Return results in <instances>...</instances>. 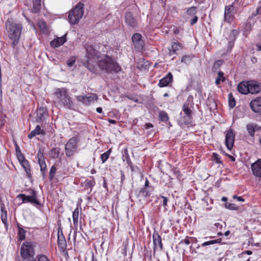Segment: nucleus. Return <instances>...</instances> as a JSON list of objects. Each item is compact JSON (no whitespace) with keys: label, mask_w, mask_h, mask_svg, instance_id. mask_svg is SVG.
I'll use <instances>...</instances> for the list:
<instances>
[{"label":"nucleus","mask_w":261,"mask_h":261,"mask_svg":"<svg viewBox=\"0 0 261 261\" xmlns=\"http://www.w3.org/2000/svg\"><path fill=\"white\" fill-rule=\"evenodd\" d=\"M99 68L108 73H117L121 70L117 63L111 57L103 55L97 60Z\"/></svg>","instance_id":"nucleus-1"},{"label":"nucleus","mask_w":261,"mask_h":261,"mask_svg":"<svg viewBox=\"0 0 261 261\" xmlns=\"http://www.w3.org/2000/svg\"><path fill=\"white\" fill-rule=\"evenodd\" d=\"M5 25L8 36L12 41L11 46L14 48L18 44L20 39L22 30V25L20 23L8 20Z\"/></svg>","instance_id":"nucleus-2"},{"label":"nucleus","mask_w":261,"mask_h":261,"mask_svg":"<svg viewBox=\"0 0 261 261\" xmlns=\"http://www.w3.org/2000/svg\"><path fill=\"white\" fill-rule=\"evenodd\" d=\"M87 55L85 57L83 64L91 72L94 73H97L96 67L93 65L94 61H95V59H99L98 56L99 52L97 51L93 46L90 44H86L85 46Z\"/></svg>","instance_id":"nucleus-3"},{"label":"nucleus","mask_w":261,"mask_h":261,"mask_svg":"<svg viewBox=\"0 0 261 261\" xmlns=\"http://www.w3.org/2000/svg\"><path fill=\"white\" fill-rule=\"evenodd\" d=\"M55 102L60 107L71 109L74 103L72 98L68 94V90L65 88H57L54 92Z\"/></svg>","instance_id":"nucleus-4"},{"label":"nucleus","mask_w":261,"mask_h":261,"mask_svg":"<svg viewBox=\"0 0 261 261\" xmlns=\"http://www.w3.org/2000/svg\"><path fill=\"white\" fill-rule=\"evenodd\" d=\"M84 5L79 3L71 11L68 15L69 22L72 24H75L79 23L84 14Z\"/></svg>","instance_id":"nucleus-5"},{"label":"nucleus","mask_w":261,"mask_h":261,"mask_svg":"<svg viewBox=\"0 0 261 261\" xmlns=\"http://www.w3.org/2000/svg\"><path fill=\"white\" fill-rule=\"evenodd\" d=\"M79 141V138L77 136L72 137L68 141L65 146L66 156L70 157L73 155L77 149Z\"/></svg>","instance_id":"nucleus-6"},{"label":"nucleus","mask_w":261,"mask_h":261,"mask_svg":"<svg viewBox=\"0 0 261 261\" xmlns=\"http://www.w3.org/2000/svg\"><path fill=\"white\" fill-rule=\"evenodd\" d=\"M238 2V0H234V1L228 6L225 8L224 10V20L228 23H231L234 18V14L237 11V6L236 4Z\"/></svg>","instance_id":"nucleus-7"},{"label":"nucleus","mask_w":261,"mask_h":261,"mask_svg":"<svg viewBox=\"0 0 261 261\" xmlns=\"http://www.w3.org/2000/svg\"><path fill=\"white\" fill-rule=\"evenodd\" d=\"M17 198L21 199L22 203L30 202L36 206L41 205L40 202L37 199V195L35 190H32L31 195L26 196L23 194H20L17 196Z\"/></svg>","instance_id":"nucleus-8"},{"label":"nucleus","mask_w":261,"mask_h":261,"mask_svg":"<svg viewBox=\"0 0 261 261\" xmlns=\"http://www.w3.org/2000/svg\"><path fill=\"white\" fill-rule=\"evenodd\" d=\"M20 255L19 258L34 256V248L31 243L25 242L23 243L20 249Z\"/></svg>","instance_id":"nucleus-9"},{"label":"nucleus","mask_w":261,"mask_h":261,"mask_svg":"<svg viewBox=\"0 0 261 261\" xmlns=\"http://www.w3.org/2000/svg\"><path fill=\"white\" fill-rule=\"evenodd\" d=\"M197 12V8L196 7H191L186 10V13L188 15L187 19H189L190 23L191 25L195 24L198 20V16L196 15Z\"/></svg>","instance_id":"nucleus-10"},{"label":"nucleus","mask_w":261,"mask_h":261,"mask_svg":"<svg viewBox=\"0 0 261 261\" xmlns=\"http://www.w3.org/2000/svg\"><path fill=\"white\" fill-rule=\"evenodd\" d=\"M124 21L126 24L132 29L138 27V22L133 14L129 11H126L124 16Z\"/></svg>","instance_id":"nucleus-11"},{"label":"nucleus","mask_w":261,"mask_h":261,"mask_svg":"<svg viewBox=\"0 0 261 261\" xmlns=\"http://www.w3.org/2000/svg\"><path fill=\"white\" fill-rule=\"evenodd\" d=\"M135 47L138 50H142L144 46V42L142 39V35L139 33L134 34L132 37Z\"/></svg>","instance_id":"nucleus-12"},{"label":"nucleus","mask_w":261,"mask_h":261,"mask_svg":"<svg viewBox=\"0 0 261 261\" xmlns=\"http://www.w3.org/2000/svg\"><path fill=\"white\" fill-rule=\"evenodd\" d=\"M182 111L185 114V116L183 117V121L185 124H189L192 122V112L189 107L188 103H184L182 106Z\"/></svg>","instance_id":"nucleus-13"},{"label":"nucleus","mask_w":261,"mask_h":261,"mask_svg":"<svg viewBox=\"0 0 261 261\" xmlns=\"http://www.w3.org/2000/svg\"><path fill=\"white\" fill-rule=\"evenodd\" d=\"M235 135L232 129H229L225 136V145L228 150H230L233 146Z\"/></svg>","instance_id":"nucleus-14"},{"label":"nucleus","mask_w":261,"mask_h":261,"mask_svg":"<svg viewBox=\"0 0 261 261\" xmlns=\"http://www.w3.org/2000/svg\"><path fill=\"white\" fill-rule=\"evenodd\" d=\"M98 99L97 95H92L89 96L86 95H79L76 96L77 101L82 102L86 105H89L93 102L96 101Z\"/></svg>","instance_id":"nucleus-15"},{"label":"nucleus","mask_w":261,"mask_h":261,"mask_svg":"<svg viewBox=\"0 0 261 261\" xmlns=\"http://www.w3.org/2000/svg\"><path fill=\"white\" fill-rule=\"evenodd\" d=\"M250 107L252 111L261 115V97H258L250 102Z\"/></svg>","instance_id":"nucleus-16"},{"label":"nucleus","mask_w":261,"mask_h":261,"mask_svg":"<svg viewBox=\"0 0 261 261\" xmlns=\"http://www.w3.org/2000/svg\"><path fill=\"white\" fill-rule=\"evenodd\" d=\"M153 238V251L154 252L155 251L156 249L157 248L158 246H159L160 249L162 250L163 249V244L162 243V239L161 237L159 235V233L154 231V232L153 233L152 236Z\"/></svg>","instance_id":"nucleus-17"},{"label":"nucleus","mask_w":261,"mask_h":261,"mask_svg":"<svg viewBox=\"0 0 261 261\" xmlns=\"http://www.w3.org/2000/svg\"><path fill=\"white\" fill-rule=\"evenodd\" d=\"M58 245L59 247L62 249H65L67 246L65 238L60 227L58 229Z\"/></svg>","instance_id":"nucleus-18"},{"label":"nucleus","mask_w":261,"mask_h":261,"mask_svg":"<svg viewBox=\"0 0 261 261\" xmlns=\"http://www.w3.org/2000/svg\"><path fill=\"white\" fill-rule=\"evenodd\" d=\"M251 168L254 175L261 177V159L252 164Z\"/></svg>","instance_id":"nucleus-19"},{"label":"nucleus","mask_w":261,"mask_h":261,"mask_svg":"<svg viewBox=\"0 0 261 261\" xmlns=\"http://www.w3.org/2000/svg\"><path fill=\"white\" fill-rule=\"evenodd\" d=\"M172 74L169 72L165 77L160 80L158 85L160 87L167 86L172 81Z\"/></svg>","instance_id":"nucleus-20"},{"label":"nucleus","mask_w":261,"mask_h":261,"mask_svg":"<svg viewBox=\"0 0 261 261\" xmlns=\"http://www.w3.org/2000/svg\"><path fill=\"white\" fill-rule=\"evenodd\" d=\"M37 118L36 119V121L37 122H40L47 116L46 108L45 107L40 108L37 110Z\"/></svg>","instance_id":"nucleus-21"},{"label":"nucleus","mask_w":261,"mask_h":261,"mask_svg":"<svg viewBox=\"0 0 261 261\" xmlns=\"http://www.w3.org/2000/svg\"><path fill=\"white\" fill-rule=\"evenodd\" d=\"M249 93L251 94L257 93L261 90L260 84L254 82H249Z\"/></svg>","instance_id":"nucleus-22"},{"label":"nucleus","mask_w":261,"mask_h":261,"mask_svg":"<svg viewBox=\"0 0 261 261\" xmlns=\"http://www.w3.org/2000/svg\"><path fill=\"white\" fill-rule=\"evenodd\" d=\"M66 35L63 36L61 37H58L50 42V45L51 47L56 48L63 45L66 41Z\"/></svg>","instance_id":"nucleus-23"},{"label":"nucleus","mask_w":261,"mask_h":261,"mask_svg":"<svg viewBox=\"0 0 261 261\" xmlns=\"http://www.w3.org/2000/svg\"><path fill=\"white\" fill-rule=\"evenodd\" d=\"M238 91L243 94H247L249 93V82H242L238 86Z\"/></svg>","instance_id":"nucleus-24"},{"label":"nucleus","mask_w":261,"mask_h":261,"mask_svg":"<svg viewBox=\"0 0 261 261\" xmlns=\"http://www.w3.org/2000/svg\"><path fill=\"white\" fill-rule=\"evenodd\" d=\"M20 165L23 167V168L24 169V171L26 172V174L28 176V177L29 179H31L32 178V174L31 173V168L30 164L28 160L23 161L22 163H21Z\"/></svg>","instance_id":"nucleus-25"},{"label":"nucleus","mask_w":261,"mask_h":261,"mask_svg":"<svg viewBox=\"0 0 261 261\" xmlns=\"http://www.w3.org/2000/svg\"><path fill=\"white\" fill-rule=\"evenodd\" d=\"M181 48V44L178 41L172 42L171 48H169V55L172 56L176 54V51Z\"/></svg>","instance_id":"nucleus-26"},{"label":"nucleus","mask_w":261,"mask_h":261,"mask_svg":"<svg viewBox=\"0 0 261 261\" xmlns=\"http://www.w3.org/2000/svg\"><path fill=\"white\" fill-rule=\"evenodd\" d=\"M1 220L2 222L4 223L5 226L7 227L8 226V221H7V211L5 210V206L3 204L1 206Z\"/></svg>","instance_id":"nucleus-27"},{"label":"nucleus","mask_w":261,"mask_h":261,"mask_svg":"<svg viewBox=\"0 0 261 261\" xmlns=\"http://www.w3.org/2000/svg\"><path fill=\"white\" fill-rule=\"evenodd\" d=\"M39 134L44 135L45 131L43 130H42L39 125H37L35 129L34 130H32L30 133V134L28 135V137L30 139H32L34 137L36 136V135H39Z\"/></svg>","instance_id":"nucleus-28"},{"label":"nucleus","mask_w":261,"mask_h":261,"mask_svg":"<svg viewBox=\"0 0 261 261\" xmlns=\"http://www.w3.org/2000/svg\"><path fill=\"white\" fill-rule=\"evenodd\" d=\"M38 26L42 32L45 35H48L50 31L46 22L43 20H40L38 22Z\"/></svg>","instance_id":"nucleus-29"},{"label":"nucleus","mask_w":261,"mask_h":261,"mask_svg":"<svg viewBox=\"0 0 261 261\" xmlns=\"http://www.w3.org/2000/svg\"><path fill=\"white\" fill-rule=\"evenodd\" d=\"M259 127L256 125L249 124L246 126L247 130L249 134V135L251 137H253L254 136V133L255 130L259 129Z\"/></svg>","instance_id":"nucleus-30"},{"label":"nucleus","mask_w":261,"mask_h":261,"mask_svg":"<svg viewBox=\"0 0 261 261\" xmlns=\"http://www.w3.org/2000/svg\"><path fill=\"white\" fill-rule=\"evenodd\" d=\"M61 149L59 147H53L50 150L49 154L50 157L53 159L59 158Z\"/></svg>","instance_id":"nucleus-31"},{"label":"nucleus","mask_w":261,"mask_h":261,"mask_svg":"<svg viewBox=\"0 0 261 261\" xmlns=\"http://www.w3.org/2000/svg\"><path fill=\"white\" fill-rule=\"evenodd\" d=\"M38 163L40 167V172L42 175L43 179H44L46 178L45 171L46 169L45 160L38 161Z\"/></svg>","instance_id":"nucleus-32"},{"label":"nucleus","mask_w":261,"mask_h":261,"mask_svg":"<svg viewBox=\"0 0 261 261\" xmlns=\"http://www.w3.org/2000/svg\"><path fill=\"white\" fill-rule=\"evenodd\" d=\"M33 11L34 13H38L41 8V0H33Z\"/></svg>","instance_id":"nucleus-33"},{"label":"nucleus","mask_w":261,"mask_h":261,"mask_svg":"<svg viewBox=\"0 0 261 261\" xmlns=\"http://www.w3.org/2000/svg\"><path fill=\"white\" fill-rule=\"evenodd\" d=\"M79 215V210L76 207L72 213L73 222L74 225H77Z\"/></svg>","instance_id":"nucleus-34"},{"label":"nucleus","mask_w":261,"mask_h":261,"mask_svg":"<svg viewBox=\"0 0 261 261\" xmlns=\"http://www.w3.org/2000/svg\"><path fill=\"white\" fill-rule=\"evenodd\" d=\"M95 181L94 179L92 180L87 179L83 184V186L85 187V189L91 188L95 185Z\"/></svg>","instance_id":"nucleus-35"},{"label":"nucleus","mask_w":261,"mask_h":261,"mask_svg":"<svg viewBox=\"0 0 261 261\" xmlns=\"http://www.w3.org/2000/svg\"><path fill=\"white\" fill-rule=\"evenodd\" d=\"M159 119L163 122L167 121L169 120V117L167 113L164 111H161L159 115Z\"/></svg>","instance_id":"nucleus-36"},{"label":"nucleus","mask_w":261,"mask_h":261,"mask_svg":"<svg viewBox=\"0 0 261 261\" xmlns=\"http://www.w3.org/2000/svg\"><path fill=\"white\" fill-rule=\"evenodd\" d=\"M225 80V79L224 76V73L222 71H219L218 72V77L216 78L215 81V83L217 85H219L221 81L224 82Z\"/></svg>","instance_id":"nucleus-37"},{"label":"nucleus","mask_w":261,"mask_h":261,"mask_svg":"<svg viewBox=\"0 0 261 261\" xmlns=\"http://www.w3.org/2000/svg\"><path fill=\"white\" fill-rule=\"evenodd\" d=\"M17 227L18 228V235L19 237V239L20 240H23L25 239V232L26 231L24 230L23 228L21 227L20 225L19 224H17Z\"/></svg>","instance_id":"nucleus-38"},{"label":"nucleus","mask_w":261,"mask_h":261,"mask_svg":"<svg viewBox=\"0 0 261 261\" xmlns=\"http://www.w3.org/2000/svg\"><path fill=\"white\" fill-rule=\"evenodd\" d=\"M223 61L222 60H219L215 62L212 67V71L213 72H216L217 70L219 69L220 66L222 65Z\"/></svg>","instance_id":"nucleus-39"},{"label":"nucleus","mask_w":261,"mask_h":261,"mask_svg":"<svg viewBox=\"0 0 261 261\" xmlns=\"http://www.w3.org/2000/svg\"><path fill=\"white\" fill-rule=\"evenodd\" d=\"M221 239H216V240L206 241V242H205L203 243H202L201 244V246L205 247L207 245H213V244H215L216 243H220L221 242Z\"/></svg>","instance_id":"nucleus-40"},{"label":"nucleus","mask_w":261,"mask_h":261,"mask_svg":"<svg viewBox=\"0 0 261 261\" xmlns=\"http://www.w3.org/2000/svg\"><path fill=\"white\" fill-rule=\"evenodd\" d=\"M228 102H229V106L230 107V108H233L235 107L236 101H235L234 98H233L231 93H230L228 94Z\"/></svg>","instance_id":"nucleus-41"},{"label":"nucleus","mask_w":261,"mask_h":261,"mask_svg":"<svg viewBox=\"0 0 261 261\" xmlns=\"http://www.w3.org/2000/svg\"><path fill=\"white\" fill-rule=\"evenodd\" d=\"M111 149H110L107 151L105 152V153H102L101 155L100 158L101 160L102 161V163H104L106 162V161L108 159L110 154L111 153Z\"/></svg>","instance_id":"nucleus-42"},{"label":"nucleus","mask_w":261,"mask_h":261,"mask_svg":"<svg viewBox=\"0 0 261 261\" xmlns=\"http://www.w3.org/2000/svg\"><path fill=\"white\" fill-rule=\"evenodd\" d=\"M140 194L144 197H149L150 195L151 191L149 189H146L145 188H142L140 191Z\"/></svg>","instance_id":"nucleus-43"},{"label":"nucleus","mask_w":261,"mask_h":261,"mask_svg":"<svg viewBox=\"0 0 261 261\" xmlns=\"http://www.w3.org/2000/svg\"><path fill=\"white\" fill-rule=\"evenodd\" d=\"M57 170V168L55 166H52L50 171H49V178L50 180H52L54 177V176L56 174Z\"/></svg>","instance_id":"nucleus-44"},{"label":"nucleus","mask_w":261,"mask_h":261,"mask_svg":"<svg viewBox=\"0 0 261 261\" xmlns=\"http://www.w3.org/2000/svg\"><path fill=\"white\" fill-rule=\"evenodd\" d=\"M252 17H249L248 18V21H247L244 25V29L246 31H250L252 29V23L249 21V20Z\"/></svg>","instance_id":"nucleus-45"},{"label":"nucleus","mask_w":261,"mask_h":261,"mask_svg":"<svg viewBox=\"0 0 261 261\" xmlns=\"http://www.w3.org/2000/svg\"><path fill=\"white\" fill-rule=\"evenodd\" d=\"M225 207L229 209L230 210H238L239 209V207L237 206L234 204L233 203H225Z\"/></svg>","instance_id":"nucleus-46"},{"label":"nucleus","mask_w":261,"mask_h":261,"mask_svg":"<svg viewBox=\"0 0 261 261\" xmlns=\"http://www.w3.org/2000/svg\"><path fill=\"white\" fill-rule=\"evenodd\" d=\"M38 261H50L48 258L45 255L38 254L36 256Z\"/></svg>","instance_id":"nucleus-47"},{"label":"nucleus","mask_w":261,"mask_h":261,"mask_svg":"<svg viewBox=\"0 0 261 261\" xmlns=\"http://www.w3.org/2000/svg\"><path fill=\"white\" fill-rule=\"evenodd\" d=\"M38 161L44 160L43 150L40 148L37 153Z\"/></svg>","instance_id":"nucleus-48"},{"label":"nucleus","mask_w":261,"mask_h":261,"mask_svg":"<svg viewBox=\"0 0 261 261\" xmlns=\"http://www.w3.org/2000/svg\"><path fill=\"white\" fill-rule=\"evenodd\" d=\"M75 60H76V59H75V57L73 56V57H70L67 60V64L68 66L69 67L72 66L74 65V64L75 63Z\"/></svg>","instance_id":"nucleus-49"},{"label":"nucleus","mask_w":261,"mask_h":261,"mask_svg":"<svg viewBox=\"0 0 261 261\" xmlns=\"http://www.w3.org/2000/svg\"><path fill=\"white\" fill-rule=\"evenodd\" d=\"M18 261H36L34 256L19 258Z\"/></svg>","instance_id":"nucleus-50"},{"label":"nucleus","mask_w":261,"mask_h":261,"mask_svg":"<svg viewBox=\"0 0 261 261\" xmlns=\"http://www.w3.org/2000/svg\"><path fill=\"white\" fill-rule=\"evenodd\" d=\"M213 160L215 161L216 163H221L220 161V156L219 154L216 153H213Z\"/></svg>","instance_id":"nucleus-51"},{"label":"nucleus","mask_w":261,"mask_h":261,"mask_svg":"<svg viewBox=\"0 0 261 261\" xmlns=\"http://www.w3.org/2000/svg\"><path fill=\"white\" fill-rule=\"evenodd\" d=\"M190 61V57L188 56H184L181 59V62L188 64Z\"/></svg>","instance_id":"nucleus-52"},{"label":"nucleus","mask_w":261,"mask_h":261,"mask_svg":"<svg viewBox=\"0 0 261 261\" xmlns=\"http://www.w3.org/2000/svg\"><path fill=\"white\" fill-rule=\"evenodd\" d=\"M17 159H18L19 162L20 163V164H21V163H22L23 162V161L26 160V159H25V157L24 156V155L22 154H20V155H18L17 156Z\"/></svg>","instance_id":"nucleus-53"},{"label":"nucleus","mask_w":261,"mask_h":261,"mask_svg":"<svg viewBox=\"0 0 261 261\" xmlns=\"http://www.w3.org/2000/svg\"><path fill=\"white\" fill-rule=\"evenodd\" d=\"M161 198L162 199H163V204L164 206H167V202L168 201L167 198L165 197V196H161Z\"/></svg>","instance_id":"nucleus-54"},{"label":"nucleus","mask_w":261,"mask_h":261,"mask_svg":"<svg viewBox=\"0 0 261 261\" xmlns=\"http://www.w3.org/2000/svg\"><path fill=\"white\" fill-rule=\"evenodd\" d=\"M16 146V156H17L18 155H20V154H22V153L20 150V148L19 147V146L16 144L15 145Z\"/></svg>","instance_id":"nucleus-55"},{"label":"nucleus","mask_w":261,"mask_h":261,"mask_svg":"<svg viewBox=\"0 0 261 261\" xmlns=\"http://www.w3.org/2000/svg\"><path fill=\"white\" fill-rule=\"evenodd\" d=\"M153 127V125L150 123H146L145 125H144V128L145 129H149L150 128H152Z\"/></svg>","instance_id":"nucleus-56"},{"label":"nucleus","mask_w":261,"mask_h":261,"mask_svg":"<svg viewBox=\"0 0 261 261\" xmlns=\"http://www.w3.org/2000/svg\"><path fill=\"white\" fill-rule=\"evenodd\" d=\"M233 199H237L239 201H244V199L241 196H237L236 195L233 196Z\"/></svg>","instance_id":"nucleus-57"},{"label":"nucleus","mask_w":261,"mask_h":261,"mask_svg":"<svg viewBox=\"0 0 261 261\" xmlns=\"http://www.w3.org/2000/svg\"><path fill=\"white\" fill-rule=\"evenodd\" d=\"M181 243H185L186 244V245H189L190 244V240L189 239V238H186L185 239L182 240L181 242H180Z\"/></svg>","instance_id":"nucleus-58"},{"label":"nucleus","mask_w":261,"mask_h":261,"mask_svg":"<svg viewBox=\"0 0 261 261\" xmlns=\"http://www.w3.org/2000/svg\"><path fill=\"white\" fill-rule=\"evenodd\" d=\"M258 14H261V6L256 9L255 13H254V16H256Z\"/></svg>","instance_id":"nucleus-59"},{"label":"nucleus","mask_w":261,"mask_h":261,"mask_svg":"<svg viewBox=\"0 0 261 261\" xmlns=\"http://www.w3.org/2000/svg\"><path fill=\"white\" fill-rule=\"evenodd\" d=\"M124 179H125L124 174V173L122 171H121V183H122L123 182Z\"/></svg>","instance_id":"nucleus-60"},{"label":"nucleus","mask_w":261,"mask_h":261,"mask_svg":"<svg viewBox=\"0 0 261 261\" xmlns=\"http://www.w3.org/2000/svg\"><path fill=\"white\" fill-rule=\"evenodd\" d=\"M237 34H238V32L235 30H232L231 32V33H230L231 36H236Z\"/></svg>","instance_id":"nucleus-61"},{"label":"nucleus","mask_w":261,"mask_h":261,"mask_svg":"<svg viewBox=\"0 0 261 261\" xmlns=\"http://www.w3.org/2000/svg\"><path fill=\"white\" fill-rule=\"evenodd\" d=\"M215 226L217 227V228H221L222 227V224H221L220 223H216L215 224Z\"/></svg>","instance_id":"nucleus-62"},{"label":"nucleus","mask_w":261,"mask_h":261,"mask_svg":"<svg viewBox=\"0 0 261 261\" xmlns=\"http://www.w3.org/2000/svg\"><path fill=\"white\" fill-rule=\"evenodd\" d=\"M149 187V181L147 179H146L145 180V185L144 186V187L143 188H147Z\"/></svg>","instance_id":"nucleus-63"},{"label":"nucleus","mask_w":261,"mask_h":261,"mask_svg":"<svg viewBox=\"0 0 261 261\" xmlns=\"http://www.w3.org/2000/svg\"><path fill=\"white\" fill-rule=\"evenodd\" d=\"M96 111L99 113H101L102 112V109L101 107H98L96 109Z\"/></svg>","instance_id":"nucleus-64"}]
</instances>
